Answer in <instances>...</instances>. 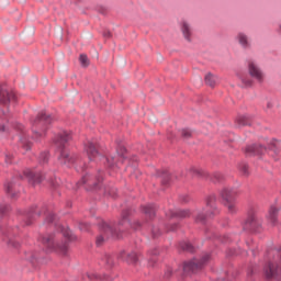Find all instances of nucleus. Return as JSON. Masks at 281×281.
<instances>
[{"label": "nucleus", "instance_id": "1", "mask_svg": "<svg viewBox=\"0 0 281 281\" xmlns=\"http://www.w3.org/2000/svg\"><path fill=\"white\" fill-rule=\"evenodd\" d=\"M140 212L144 214L145 220L144 221H135L134 223L131 222V216L135 214V211L133 207L124 209L121 213V220L119 223H106L104 221L99 223V229L101 232V235L97 237L95 244L97 247H102L104 244V238H113L114 240H120L122 238V234L126 232L127 229H148L150 227L151 229V237L153 238H159L161 236V228L156 226H150V222L155 220V216H157V205L155 203H149L145 205H140Z\"/></svg>", "mask_w": 281, "mask_h": 281}, {"label": "nucleus", "instance_id": "2", "mask_svg": "<svg viewBox=\"0 0 281 281\" xmlns=\"http://www.w3.org/2000/svg\"><path fill=\"white\" fill-rule=\"evenodd\" d=\"M64 239L56 241V236L54 234L40 235L38 240L43 246V250L25 252V258L33 267H38L43 262L44 254H58V256H67L69 254V243H74L76 237L71 234V229L63 228Z\"/></svg>", "mask_w": 281, "mask_h": 281}, {"label": "nucleus", "instance_id": "3", "mask_svg": "<svg viewBox=\"0 0 281 281\" xmlns=\"http://www.w3.org/2000/svg\"><path fill=\"white\" fill-rule=\"evenodd\" d=\"M23 179H26L29 184L34 188L35 186L43 183L45 180V173H43V171H34L32 169H25L22 173L18 171L11 181L4 183V191L10 199H16L19 196L21 181H23Z\"/></svg>", "mask_w": 281, "mask_h": 281}, {"label": "nucleus", "instance_id": "4", "mask_svg": "<svg viewBox=\"0 0 281 281\" xmlns=\"http://www.w3.org/2000/svg\"><path fill=\"white\" fill-rule=\"evenodd\" d=\"M12 206H10V204H0V236L2 240L7 243L8 247H11V249H19L21 243L15 238L19 236L21 229H19V226H10L8 216H10Z\"/></svg>", "mask_w": 281, "mask_h": 281}, {"label": "nucleus", "instance_id": "5", "mask_svg": "<svg viewBox=\"0 0 281 281\" xmlns=\"http://www.w3.org/2000/svg\"><path fill=\"white\" fill-rule=\"evenodd\" d=\"M57 150L59 151L58 161L67 168H71L74 164H78L80 158L76 154H69L67 150V144L71 142V132L64 131L56 135L53 139Z\"/></svg>", "mask_w": 281, "mask_h": 281}, {"label": "nucleus", "instance_id": "6", "mask_svg": "<svg viewBox=\"0 0 281 281\" xmlns=\"http://www.w3.org/2000/svg\"><path fill=\"white\" fill-rule=\"evenodd\" d=\"M266 256L268 262L263 266V277L268 281H281V246L268 249Z\"/></svg>", "mask_w": 281, "mask_h": 281}, {"label": "nucleus", "instance_id": "7", "mask_svg": "<svg viewBox=\"0 0 281 281\" xmlns=\"http://www.w3.org/2000/svg\"><path fill=\"white\" fill-rule=\"evenodd\" d=\"M85 150L90 161H95L97 159H100V161H102L106 170H115V168H119L120 166V160H117V157L101 155L100 150H98V144L93 142H88L85 145Z\"/></svg>", "mask_w": 281, "mask_h": 281}, {"label": "nucleus", "instance_id": "8", "mask_svg": "<svg viewBox=\"0 0 281 281\" xmlns=\"http://www.w3.org/2000/svg\"><path fill=\"white\" fill-rule=\"evenodd\" d=\"M54 123V117L50 114L45 113V111L40 112L35 119L31 121L33 139H41L45 137L47 131L52 128Z\"/></svg>", "mask_w": 281, "mask_h": 281}, {"label": "nucleus", "instance_id": "9", "mask_svg": "<svg viewBox=\"0 0 281 281\" xmlns=\"http://www.w3.org/2000/svg\"><path fill=\"white\" fill-rule=\"evenodd\" d=\"M280 145L281 140L272 139L271 144L267 148L262 144H251L247 145L244 149L246 157H261L265 153H269V155H280Z\"/></svg>", "mask_w": 281, "mask_h": 281}, {"label": "nucleus", "instance_id": "10", "mask_svg": "<svg viewBox=\"0 0 281 281\" xmlns=\"http://www.w3.org/2000/svg\"><path fill=\"white\" fill-rule=\"evenodd\" d=\"M244 232H249V234H260L262 232V218L258 216V211L250 207L247 212V217L243 222Z\"/></svg>", "mask_w": 281, "mask_h": 281}, {"label": "nucleus", "instance_id": "11", "mask_svg": "<svg viewBox=\"0 0 281 281\" xmlns=\"http://www.w3.org/2000/svg\"><path fill=\"white\" fill-rule=\"evenodd\" d=\"M210 260H212V254L206 252L200 259L193 258L184 261L182 266L183 276H192V273L201 271L203 267L209 265Z\"/></svg>", "mask_w": 281, "mask_h": 281}, {"label": "nucleus", "instance_id": "12", "mask_svg": "<svg viewBox=\"0 0 281 281\" xmlns=\"http://www.w3.org/2000/svg\"><path fill=\"white\" fill-rule=\"evenodd\" d=\"M206 207H209L210 212H200L194 218L195 223L207 225V218H214L221 214V211L216 207V194H211L206 198Z\"/></svg>", "mask_w": 281, "mask_h": 281}, {"label": "nucleus", "instance_id": "13", "mask_svg": "<svg viewBox=\"0 0 281 281\" xmlns=\"http://www.w3.org/2000/svg\"><path fill=\"white\" fill-rule=\"evenodd\" d=\"M42 214H47V205H43L41 210H38L37 205H32L27 211L20 212V221L21 227H30L36 217L41 216Z\"/></svg>", "mask_w": 281, "mask_h": 281}, {"label": "nucleus", "instance_id": "14", "mask_svg": "<svg viewBox=\"0 0 281 281\" xmlns=\"http://www.w3.org/2000/svg\"><path fill=\"white\" fill-rule=\"evenodd\" d=\"M102 181H104V170L99 169L95 177L89 173L83 175L77 182V186L79 188L81 186H87L86 190H100V188H102Z\"/></svg>", "mask_w": 281, "mask_h": 281}, {"label": "nucleus", "instance_id": "15", "mask_svg": "<svg viewBox=\"0 0 281 281\" xmlns=\"http://www.w3.org/2000/svg\"><path fill=\"white\" fill-rule=\"evenodd\" d=\"M222 201L225 207H227L228 214H236V203L238 201V189L224 188L221 192Z\"/></svg>", "mask_w": 281, "mask_h": 281}, {"label": "nucleus", "instance_id": "16", "mask_svg": "<svg viewBox=\"0 0 281 281\" xmlns=\"http://www.w3.org/2000/svg\"><path fill=\"white\" fill-rule=\"evenodd\" d=\"M188 175L191 177H198V179H206V181H212L213 183H223V181H225V176L221 172H214L211 175L207 171L196 169L195 167H191L188 170Z\"/></svg>", "mask_w": 281, "mask_h": 281}, {"label": "nucleus", "instance_id": "17", "mask_svg": "<svg viewBox=\"0 0 281 281\" xmlns=\"http://www.w3.org/2000/svg\"><path fill=\"white\" fill-rule=\"evenodd\" d=\"M204 234L209 240H218L220 243H223L224 245L227 243H232V236L229 235H218L214 229L205 226Z\"/></svg>", "mask_w": 281, "mask_h": 281}, {"label": "nucleus", "instance_id": "18", "mask_svg": "<svg viewBox=\"0 0 281 281\" xmlns=\"http://www.w3.org/2000/svg\"><path fill=\"white\" fill-rule=\"evenodd\" d=\"M10 102H16V93L14 91H8L0 86L1 106H10Z\"/></svg>", "mask_w": 281, "mask_h": 281}, {"label": "nucleus", "instance_id": "19", "mask_svg": "<svg viewBox=\"0 0 281 281\" xmlns=\"http://www.w3.org/2000/svg\"><path fill=\"white\" fill-rule=\"evenodd\" d=\"M156 177L160 179L162 188H170V186H172V173H170V171L166 169L157 170Z\"/></svg>", "mask_w": 281, "mask_h": 281}, {"label": "nucleus", "instance_id": "20", "mask_svg": "<svg viewBox=\"0 0 281 281\" xmlns=\"http://www.w3.org/2000/svg\"><path fill=\"white\" fill-rule=\"evenodd\" d=\"M254 124V115L251 114H239L235 119V126L243 128V126H251Z\"/></svg>", "mask_w": 281, "mask_h": 281}, {"label": "nucleus", "instance_id": "21", "mask_svg": "<svg viewBox=\"0 0 281 281\" xmlns=\"http://www.w3.org/2000/svg\"><path fill=\"white\" fill-rule=\"evenodd\" d=\"M119 258L125 260L127 265H137L139 262V255L135 251L126 254L124 250L120 252Z\"/></svg>", "mask_w": 281, "mask_h": 281}, {"label": "nucleus", "instance_id": "22", "mask_svg": "<svg viewBox=\"0 0 281 281\" xmlns=\"http://www.w3.org/2000/svg\"><path fill=\"white\" fill-rule=\"evenodd\" d=\"M248 71L251 78H255L258 82H262V71L251 60L248 61Z\"/></svg>", "mask_w": 281, "mask_h": 281}, {"label": "nucleus", "instance_id": "23", "mask_svg": "<svg viewBox=\"0 0 281 281\" xmlns=\"http://www.w3.org/2000/svg\"><path fill=\"white\" fill-rule=\"evenodd\" d=\"M191 212L190 210H176V211H172L170 210L166 216L167 218H190L191 216Z\"/></svg>", "mask_w": 281, "mask_h": 281}, {"label": "nucleus", "instance_id": "24", "mask_svg": "<svg viewBox=\"0 0 281 281\" xmlns=\"http://www.w3.org/2000/svg\"><path fill=\"white\" fill-rule=\"evenodd\" d=\"M248 281H260V269L257 265L251 263L247 271Z\"/></svg>", "mask_w": 281, "mask_h": 281}, {"label": "nucleus", "instance_id": "25", "mask_svg": "<svg viewBox=\"0 0 281 281\" xmlns=\"http://www.w3.org/2000/svg\"><path fill=\"white\" fill-rule=\"evenodd\" d=\"M115 144L117 157L121 159V164H124V160L128 159V157H126V153H128V150L124 146V142H122V139H116Z\"/></svg>", "mask_w": 281, "mask_h": 281}, {"label": "nucleus", "instance_id": "26", "mask_svg": "<svg viewBox=\"0 0 281 281\" xmlns=\"http://www.w3.org/2000/svg\"><path fill=\"white\" fill-rule=\"evenodd\" d=\"M83 280H89V281H113V277H111L109 274L87 273L86 277H83Z\"/></svg>", "mask_w": 281, "mask_h": 281}, {"label": "nucleus", "instance_id": "27", "mask_svg": "<svg viewBox=\"0 0 281 281\" xmlns=\"http://www.w3.org/2000/svg\"><path fill=\"white\" fill-rule=\"evenodd\" d=\"M267 220H268V223L272 225V227H276V225H278V207L270 206Z\"/></svg>", "mask_w": 281, "mask_h": 281}, {"label": "nucleus", "instance_id": "28", "mask_svg": "<svg viewBox=\"0 0 281 281\" xmlns=\"http://www.w3.org/2000/svg\"><path fill=\"white\" fill-rule=\"evenodd\" d=\"M148 265L149 267H155V265H157L158 262V256H159V248H154L151 250L148 251Z\"/></svg>", "mask_w": 281, "mask_h": 281}, {"label": "nucleus", "instance_id": "29", "mask_svg": "<svg viewBox=\"0 0 281 281\" xmlns=\"http://www.w3.org/2000/svg\"><path fill=\"white\" fill-rule=\"evenodd\" d=\"M101 262L105 265V269H113V267H115V256L105 254L101 259Z\"/></svg>", "mask_w": 281, "mask_h": 281}, {"label": "nucleus", "instance_id": "30", "mask_svg": "<svg viewBox=\"0 0 281 281\" xmlns=\"http://www.w3.org/2000/svg\"><path fill=\"white\" fill-rule=\"evenodd\" d=\"M216 80H218V77L214 76L212 72H207L204 77V82L207 85V87H211L214 89L216 87Z\"/></svg>", "mask_w": 281, "mask_h": 281}, {"label": "nucleus", "instance_id": "31", "mask_svg": "<svg viewBox=\"0 0 281 281\" xmlns=\"http://www.w3.org/2000/svg\"><path fill=\"white\" fill-rule=\"evenodd\" d=\"M179 248L182 251H187L188 254H194L196 251V248H194L190 241L182 240L179 243Z\"/></svg>", "mask_w": 281, "mask_h": 281}, {"label": "nucleus", "instance_id": "32", "mask_svg": "<svg viewBox=\"0 0 281 281\" xmlns=\"http://www.w3.org/2000/svg\"><path fill=\"white\" fill-rule=\"evenodd\" d=\"M181 30L184 38L190 42L191 41L190 36H192V32L190 31V25L187 24V22H182Z\"/></svg>", "mask_w": 281, "mask_h": 281}, {"label": "nucleus", "instance_id": "33", "mask_svg": "<svg viewBox=\"0 0 281 281\" xmlns=\"http://www.w3.org/2000/svg\"><path fill=\"white\" fill-rule=\"evenodd\" d=\"M49 162V151L45 150V151H42L40 154V157H38V164L41 166H45L46 164Z\"/></svg>", "mask_w": 281, "mask_h": 281}, {"label": "nucleus", "instance_id": "34", "mask_svg": "<svg viewBox=\"0 0 281 281\" xmlns=\"http://www.w3.org/2000/svg\"><path fill=\"white\" fill-rule=\"evenodd\" d=\"M238 170L243 177H249V165L247 162H239Z\"/></svg>", "mask_w": 281, "mask_h": 281}, {"label": "nucleus", "instance_id": "35", "mask_svg": "<svg viewBox=\"0 0 281 281\" xmlns=\"http://www.w3.org/2000/svg\"><path fill=\"white\" fill-rule=\"evenodd\" d=\"M105 196H111L112 199H117V188L108 187L104 189Z\"/></svg>", "mask_w": 281, "mask_h": 281}, {"label": "nucleus", "instance_id": "36", "mask_svg": "<svg viewBox=\"0 0 281 281\" xmlns=\"http://www.w3.org/2000/svg\"><path fill=\"white\" fill-rule=\"evenodd\" d=\"M240 45L247 49V47H249V41L247 40V35H245L244 33H239L237 36Z\"/></svg>", "mask_w": 281, "mask_h": 281}, {"label": "nucleus", "instance_id": "37", "mask_svg": "<svg viewBox=\"0 0 281 281\" xmlns=\"http://www.w3.org/2000/svg\"><path fill=\"white\" fill-rule=\"evenodd\" d=\"M4 164L7 166H12V164H16V160L14 159V155L11 153L4 154Z\"/></svg>", "mask_w": 281, "mask_h": 281}, {"label": "nucleus", "instance_id": "38", "mask_svg": "<svg viewBox=\"0 0 281 281\" xmlns=\"http://www.w3.org/2000/svg\"><path fill=\"white\" fill-rule=\"evenodd\" d=\"M236 278H238V272L229 274V271H227L225 278L217 279L216 281H236Z\"/></svg>", "mask_w": 281, "mask_h": 281}, {"label": "nucleus", "instance_id": "39", "mask_svg": "<svg viewBox=\"0 0 281 281\" xmlns=\"http://www.w3.org/2000/svg\"><path fill=\"white\" fill-rule=\"evenodd\" d=\"M181 227V224L173 223V224H165V232H177Z\"/></svg>", "mask_w": 281, "mask_h": 281}, {"label": "nucleus", "instance_id": "40", "mask_svg": "<svg viewBox=\"0 0 281 281\" xmlns=\"http://www.w3.org/2000/svg\"><path fill=\"white\" fill-rule=\"evenodd\" d=\"M80 232H90L91 231V223L89 222H80L79 223Z\"/></svg>", "mask_w": 281, "mask_h": 281}, {"label": "nucleus", "instance_id": "41", "mask_svg": "<svg viewBox=\"0 0 281 281\" xmlns=\"http://www.w3.org/2000/svg\"><path fill=\"white\" fill-rule=\"evenodd\" d=\"M79 63H80L81 67H89V57L85 54H81L79 56Z\"/></svg>", "mask_w": 281, "mask_h": 281}, {"label": "nucleus", "instance_id": "42", "mask_svg": "<svg viewBox=\"0 0 281 281\" xmlns=\"http://www.w3.org/2000/svg\"><path fill=\"white\" fill-rule=\"evenodd\" d=\"M181 137L183 139H192V132L190 128H182L181 130Z\"/></svg>", "mask_w": 281, "mask_h": 281}, {"label": "nucleus", "instance_id": "43", "mask_svg": "<svg viewBox=\"0 0 281 281\" xmlns=\"http://www.w3.org/2000/svg\"><path fill=\"white\" fill-rule=\"evenodd\" d=\"M54 221H56V214L48 213L46 215L45 222L48 223V225H52V223H54Z\"/></svg>", "mask_w": 281, "mask_h": 281}, {"label": "nucleus", "instance_id": "44", "mask_svg": "<svg viewBox=\"0 0 281 281\" xmlns=\"http://www.w3.org/2000/svg\"><path fill=\"white\" fill-rule=\"evenodd\" d=\"M227 258H232L234 256H238V250L236 248H228L226 250Z\"/></svg>", "mask_w": 281, "mask_h": 281}, {"label": "nucleus", "instance_id": "45", "mask_svg": "<svg viewBox=\"0 0 281 281\" xmlns=\"http://www.w3.org/2000/svg\"><path fill=\"white\" fill-rule=\"evenodd\" d=\"M190 196L188 194H182L179 196V202L182 203V205H186L187 203H190Z\"/></svg>", "mask_w": 281, "mask_h": 281}, {"label": "nucleus", "instance_id": "46", "mask_svg": "<svg viewBox=\"0 0 281 281\" xmlns=\"http://www.w3.org/2000/svg\"><path fill=\"white\" fill-rule=\"evenodd\" d=\"M172 278V268H168L165 272V279L170 280Z\"/></svg>", "mask_w": 281, "mask_h": 281}, {"label": "nucleus", "instance_id": "47", "mask_svg": "<svg viewBox=\"0 0 281 281\" xmlns=\"http://www.w3.org/2000/svg\"><path fill=\"white\" fill-rule=\"evenodd\" d=\"M241 82L245 85V87H251L254 85L251 79H241Z\"/></svg>", "mask_w": 281, "mask_h": 281}, {"label": "nucleus", "instance_id": "48", "mask_svg": "<svg viewBox=\"0 0 281 281\" xmlns=\"http://www.w3.org/2000/svg\"><path fill=\"white\" fill-rule=\"evenodd\" d=\"M2 120H7V122H10V114L3 110H1Z\"/></svg>", "mask_w": 281, "mask_h": 281}, {"label": "nucleus", "instance_id": "49", "mask_svg": "<svg viewBox=\"0 0 281 281\" xmlns=\"http://www.w3.org/2000/svg\"><path fill=\"white\" fill-rule=\"evenodd\" d=\"M167 138L169 139V142H175V139H177V136H175V133L168 132Z\"/></svg>", "mask_w": 281, "mask_h": 281}, {"label": "nucleus", "instance_id": "50", "mask_svg": "<svg viewBox=\"0 0 281 281\" xmlns=\"http://www.w3.org/2000/svg\"><path fill=\"white\" fill-rule=\"evenodd\" d=\"M24 150H32V142L23 143Z\"/></svg>", "mask_w": 281, "mask_h": 281}, {"label": "nucleus", "instance_id": "51", "mask_svg": "<svg viewBox=\"0 0 281 281\" xmlns=\"http://www.w3.org/2000/svg\"><path fill=\"white\" fill-rule=\"evenodd\" d=\"M77 172H86L87 171V164H83L81 167L76 168Z\"/></svg>", "mask_w": 281, "mask_h": 281}, {"label": "nucleus", "instance_id": "52", "mask_svg": "<svg viewBox=\"0 0 281 281\" xmlns=\"http://www.w3.org/2000/svg\"><path fill=\"white\" fill-rule=\"evenodd\" d=\"M111 36H113V34L111 33V31H109V30L103 31V37H104V38H111Z\"/></svg>", "mask_w": 281, "mask_h": 281}, {"label": "nucleus", "instance_id": "53", "mask_svg": "<svg viewBox=\"0 0 281 281\" xmlns=\"http://www.w3.org/2000/svg\"><path fill=\"white\" fill-rule=\"evenodd\" d=\"M271 109H273V102L272 101H268L267 103V110L271 111Z\"/></svg>", "mask_w": 281, "mask_h": 281}, {"label": "nucleus", "instance_id": "54", "mask_svg": "<svg viewBox=\"0 0 281 281\" xmlns=\"http://www.w3.org/2000/svg\"><path fill=\"white\" fill-rule=\"evenodd\" d=\"M8 131V128L5 127V125H0V133H5Z\"/></svg>", "mask_w": 281, "mask_h": 281}, {"label": "nucleus", "instance_id": "55", "mask_svg": "<svg viewBox=\"0 0 281 281\" xmlns=\"http://www.w3.org/2000/svg\"><path fill=\"white\" fill-rule=\"evenodd\" d=\"M52 188H53V190H56L58 188V183L52 182Z\"/></svg>", "mask_w": 281, "mask_h": 281}, {"label": "nucleus", "instance_id": "56", "mask_svg": "<svg viewBox=\"0 0 281 281\" xmlns=\"http://www.w3.org/2000/svg\"><path fill=\"white\" fill-rule=\"evenodd\" d=\"M251 252H252L254 258H256V255L258 254V250L257 249H251Z\"/></svg>", "mask_w": 281, "mask_h": 281}, {"label": "nucleus", "instance_id": "57", "mask_svg": "<svg viewBox=\"0 0 281 281\" xmlns=\"http://www.w3.org/2000/svg\"><path fill=\"white\" fill-rule=\"evenodd\" d=\"M100 12H101V14H106V9L101 8Z\"/></svg>", "mask_w": 281, "mask_h": 281}, {"label": "nucleus", "instance_id": "58", "mask_svg": "<svg viewBox=\"0 0 281 281\" xmlns=\"http://www.w3.org/2000/svg\"><path fill=\"white\" fill-rule=\"evenodd\" d=\"M71 205H72V204H71V201H67V202H66V206H67V207H71Z\"/></svg>", "mask_w": 281, "mask_h": 281}, {"label": "nucleus", "instance_id": "59", "mask_svg": "<svg viewBox=\"0 0 281 281\" xmlns=\"http://www.w3.org/2000/svg\"><path fill=\"white\" fill-rule=\"evenodd\" d=\"M247 245L249 246V241H247Z\"/></svg>", "mask_w": 281, "mask_h": 281}]
</instances>
